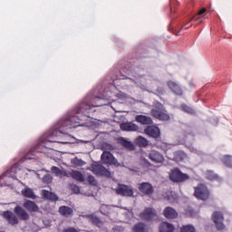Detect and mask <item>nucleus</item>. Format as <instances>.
<instances>
[{
	"mask_svg": "<svg viewBox=\"0 0 232 232\" xmlns=\"http://www.w3.org/2000/svg\"><path fill=\"white\" fill-rule=\"evenodd\" d=\"M93 99H99V97L87 95L82 102L76 105L72 111L69 112L66 118L60 120L58 130L53 129L45 133L43 142H57L55 138L64 133L63 130H72V128L82 126L84 121L90 119V111H92V108H99L100 106L97 103H93Z\"/></svg>",
	"mask_w": 232,
	"mask_h": 232,
	"instance_id": "obj_1",
	"label": "nucleus"
},
{
	"mask_svg": "<svg viewBox=\"0 0 232 232\" xmlns=\"http://www.w3.org/2000/svg\"><path fill=\"white\" fill-rule=\"evenodd\" d=\"M194 189V197L198 200H203V202H206V200H209V197H211V191H209V188H208V186L204 183H198V186L193 188Z\"/></svg>",
	"mask_w": 232,
	"mask_h": 232,
	"instance_id": "obj_2",
	"label": "nucleus"
},
{
	"mask_svg": "<svg viewBox=\"0 0 232 232\" xmlns=\"http://www.w3.org/2000/svg\"><path fill=\"white\" fill-rule=\"evenodd\" d=\"M169 180L176 184H182V182H188L189 180V175L182 172L179 168H174L170 170Z\"/></svg>",
	"mask_w": 232,
	"mask_h": 232,
	"instance_id": "obj_3",
	"label": "nucleus"
},
{
	"mask_svg": "<svg viewBox=\"0 0 232 232\" xmlns=\"http://www.w3.org/2000/svg\"><path fill=\"white\" fill-rule=\"evenodd\" d=\"M212 220L216 224L218 231H224L226 225H224V214L220 211H215L212 214Z\"/></svg>",
	"mask_w": 232,
	"mask_h": 232,
	"instance_id": "obj_4",
	"label": "nucleus"
},
{
	"mask_svg": "<svg viewBox=\"0 0 232 232\" xmlns=\"http://www.w3.org/2000/svg\"><path fill=\"white\" fill-rule=\"evenodd\" d=\"M91 168L92 173L98 177H111V172L101 164H92Z\"/></svg>",
	"mask_w": 232,
	"mask_h": 232,
	"instance_id": "obj_5",
	"label": "nucleus"
},
{
	"mask_svg": "<svg viewBox=\"0 0 232 232\" xmlns=\"http://www.w3.org/2000/svg\"><path fill=\"white\" fill-rule=\"evenodd\" d=\"M144 133L146 135H148V137H151L152 139H154V140L159 141L160 140L161 137H160V129H159V127L157 126H148L144 129Z\"/></svg>",
	"mask_w": 232,
	"mask_h": 232,
	"instance_id": "obj_6",
	"label": "nucleus"
},
{
	"mask_svg": "<svg viewBox=\"0 0 232 232\" xmlns=\"http://www.w3.org/2000/svg\"><path fill=\"white\" fill-rule=\"evenodd\" d=\"M193 142H195V132L188 131L185 133V139L183 141L184 146L188 148L192 153H197V149L193 147Z\"/></svg>",
	"mask_w": 232,
	"mask_h": 232,
	"instance_id": "obj_7",
	"label": "nucleus"
},
{
	"mask_svg": "<svg viewBox=\"0 0 232 232\" xmlns=\"http://www.w3.org/2000/svg\"><path fill=\"white\" fill-rule=\"evenodd\" d=\"M117 195L121 197H133V188H130L128 185L118 184L117 188L115 189Z\"/></svg>",
	"mask_w": 232,
	"mask_h": 232,
	"instance_id": "obj_8",
	"label": "nucleus"
},
{
	"mask_svg": "<svg viewBox=\"0 0 232 232\" xmlns=\"http://www.w3.org/2000/svg\"><path fill=\"white\" fill-rule=\"evenodd\" d=\"M1 217L10 224V226H15L19 224V218L14 215L11 210H6L1 213Z\"/></svg>",
	"mask_w": 232,
	"mask_h": 232,
	"instance_id": "obj_9",
	"label": "nucleus"
},
{
	"mask_svg": "<svg viewBox=\"0 0 232 232\" xmlns=\"http://www.w3.org/2000/svg\"><path fill=\"white\" fill-rule=\"evenodd\" d=\"M139 191L143 195H147V197H151L153 195L155 189L153 188V185L150 182H142L138 187Z\"/></svg>",
	"mask_w": 232,
	"mask_h": 232,
	"instance_id": "obj_10",
	"label": "nucleus"
},
{
	"mask_svg": "<svg viewBox=\"0 0 232 232\" xmlns=\"http://www.w3.org/2000/svg\"><path fill=\"white\" fill-rule=\"evenodd\" d=\"M152 117L159 119V121H169V114L166 110L159 111L157 109H152L150 111Z\"/></svg>",
	"mask_w": 232,
	"mask_h": 232,
	"instance_id": "obj_11",
	"label": "nucleus"
},
{
	"mask_svg": "<svg viewBox=\"0 0 232 232\" xmlns=\"http://www.w3.org/2000/svg\"><path fill=\"white\" fill-rule=\"evenodd\" d=\"M162 215L168 220H175V218H179V212H177V210L171 207H166L163 209Z\"/></svg>",
	"mask_w": 232,
	"mask_h": 232,
	"instance_id": "obj_12",
	"label": "nucleus"
},
{
	"mask_svg": "<svg viewBox=\"0 0 232 232\" xmlns=\"http://www.w3.org/2000/svg\"><path fill=\"white\" fill-rule=\"evenodd\" d=\"M156 216L157 214L155 213V210H153L151 208H145L144 211L140 214V218H142V220H146L147 222H151Z\"/></svg>",
	"mask_w": 232,
	"mask_h": 232,
	"instance_id": "obj_13",
	"label": "nucleus"
},
{
	"mask_svg": "<svg viewBox=\"0 0 232 232\" xmlns=\"http://www.w3.org/2000/svg\"><path fill=\"white\" fill-rule=\"evenodd\" d=\"M149 159L152 162H156L157 164H163L164 162V155H162L160 152L157 150H151L149 153Z\"/></svg>",
	"mask_w": 232,
	"mask_h": 232,
	"instance_id": "obj_14",
	"label": "nucleus"
},
{
	"mask_svg": "<svg viewBox=\"0 0 232 232\" xmlns=\"http://www.w3.org/2000/svg\"><path fill=\"white\" fill-rule=\"evenodd\" d=\"M14 213L18 217L20 220H29L30 215L23 207L21 206H16L14 208Z\"/></svg>",
	"mask_w": 232,
	"mask_h": 232,
	"instance_id": "obj_15",
	"label": "nucleus"
},
{
	"mask_svg": "<svg viewBox=\"0 0 232 232\" xmlns=\"http://www.w3.org/2000/svg\"><path fill=\"white\" fill-rule=\"evenodd\" d=\"M168 87L169 90L174 92L175 95H179V97L184 94V92H182V87L179 85V83L173 82V81H169L167 82Z\"/></svg>",
	"mask_w": 232,
	"mask_h": 232,
	"instance_id": "obj_16",
	"label": "nucleus"
},
{
	"mask_svg": "<svg viewBox=\"0 0 232 232\" xmlns=\"http://www.w3.org/2000/svg\"><path fill=\"white\" fill-rule=\"evenodd\" d=\"M120 128L122 131H139V125L133 123V121H127L121 123Z\"/></svg>",
	"mask_w": 232,
	"mask_h": 232,
	"instance_id": "obj_17",
	"label": "nucleus"
},
{
	"mask_svg": "<svg viewBox=\"0 0 232 232\" xmlns=\"http://www.w3.org/2000/svg\"><path fill=\"white\" fill-rule=\"evenodd\" d=\"M101 159L103 164H115V157L110 151H103Z\"/></svg>",
	"mask_w": 232,
	"mask_h": 232,
	"instance_id": "obj_18",
	"label": "nucleus"
},
{
	"mask_svg": "<svg viewBox=\"0 0 232 232\" xmlns=\"http://www.w3.org/2000/svg\"><path fill=\"white\" fill-rule=\"evenodd\" d=\"M58 213H60L62 217L68 218V217H73V208L68 206H61L58 209Z\"/></svg>",
	"mask_w": 232,
	"mask_h": 232,
	"instance_id": "obj_19",
	"label": "nucleus"
},
{
	"mask_svg": "<svg viewBox=\"0 0 232 232\" xmlns=\"http://www.w3.org/2000/svg\"><path fill=\"white\" fill-rule=\"evenodd\" d=\"M160 232H174L175 226L169 222H161L159 226Z\"/></svg>",
	"mask_w": 232,
	"mask_h": 232,
	"instance_id": "obj_20",
	"label": "nucleus"
},
{
	"mask_svg": "<svg viewBox=\"0 0 232 232\" xmlns=\"http://www.w3.org/2000/svg\"><path fill=\"white\" fill-rule=\"evenodd\" d=\"M136 122H140V124L150 125L153 124V120L146 115H136L135 117Z\"/></svg>",
	"mask_w": 232,
	"mask_h": 232,
	"instance_id": "obj_21",
	"label": "nucleus"
},
{
	"mask_svg": "<svg viewBox=\"0 0 232 232\" xmlns=\"http://www.w3.org/2000/svg\"><path fill=\"white\" fill-rule=\"evenodd\" d=\"M24 208L27 209V211H30L31 213H35L36 211H39V207L34 201L27 200L24 203Z\"/></svg>",
	"mask_w": 232,
	"mask_h": 232,
	"instance_id": "obj_22",
	"label": "nucleus"
},
{
	"mask_svg": "<svg viewBox=\"0 0 232 232\" xmlns=\"http://www.w3.org/2000/svg\"><path fill=\"white\" fill-rule=\"evenodd\" d=\"M21 193H22L23 197H25V198H32L33 200H35V198H37V196H35L34 189H32L28 187L23 188Z\"/></svg>",
	"mask_w": 232,
	"mask_h": 232,
	"instance_id": "obj_23",
	"label": "nucleus"
},
{
	"mask_svg": "<svg viewBox=\"0 0 232 232\" xmlns=\"http://www.w3.org/2000/svg\"><path fill=\"white\" fill-rule=\"evenodd\" d=\"M132 232H148V227L143 222L136 223L132 227Z\"/></svg>",
	"mask_w": 232,
	"mask_h": 232,
	"instance_id": "obj_24",
	"label": "nucleus"
},
{
	"mask_svg": "<svg viewBox=\"0 0 232 232\" xmlns=\"http://www.w3.org/2000/svg\"><path fill=\"white\" fill-rule=\"evenodd\" d=\"M188 157V154L184 150H178L174 152V160L176 162H182Z\"/></svg>",
	"mask_w": 232,
	"mask_h": 232,
	"instance_id": "obj_25",
	"label": "nucleus"
},
{
	"mask_svg": "<svg viewBox=\"0 0 232 232\" xmlns=\"http://www.w3.org/2000/svg\"><path fill=\"white\" fill-rule=\"evenodd\" d=\"M87 218L93 224V226H97V227H101L102 226V220L99 218V217L93 216L92 214H90L87 216Z\"/></svg>",
	"mask_w": 232,
	"mask_h": 232,
	"instance_id": "obj_26",
	"label": "nucleus"
},
{
	"mask_svg": "<svg viewBox=\"0 0 232 232\" xmlns=\"http://www.w3.org/2000/svg\"><path fill=\"white\" fill-rule=\"evenodd\" d=\"M43 197L47 200H59V198L57 197V195H55V193L50 192L46 189L43 190Z\"/></svg>",
	"mask_w": 232,
	"mask_h": 232,
	"instance_id": "obj_27",
	"label": "nucleus"
},
{
	"mask_svg": "<svg viewBox=\"0 0 232 232\" xmlns=\"http://www.w3.org/2000/svg\"><path fill=\"white\" fill-rule=\"evenodd\" d=\"M207 180H219L218 174L215 173L213 170H207L206 173Z\"/></svg>",
	"mask_w": 232,
	"mask_h": 232,
	"instance_id": "obj_28",
	"label": "nucleus"
},
{
	"mask_svg": "<svg viewBox=\"0 0 232 232\" xmlns=\"http://www.w3.org/2000/svg\"><path fill=\"white\" fill-rule=\"evenodd\" d=\"M71 176L74 180H78V182H84V176L79 170H72Z\"/></svg>",
	"mask_w": 232,
	"mask_h": 232,
	"instance_id": "obj_29",
	"label": "nucleus"
},
{
	"mask_svg": "<svg viewBox=\"0 0 232 232\" xmlns=\"http://www.w3.org/2000/svg\"><path fill=\"white\" fill-rule=\"evenodd\" d=\"M221 161L223 162L226 168H232V156L225 155L221 158Z\"/></svg>",
	"mask_w": 232,
	"mask_h": 232,
	"instance_id": "obj_30",
	"label": "nucleus"
},
{
	"mask_svg": "<svg viewBox=\"0 0 232 232\" xmlns=\"http://www.w3.org/2000/svg\"><path fill=\"white\" fill-rule=\"evenodd\" d=\"M121 146H123V148H126V150H130V151H133V150H135V145H133L131 141H129L125 139H122L121 140Z\"/></svg>",
	"mask_w": 232,
	"mask_h": 232,
	"instance_id": "obj_31",
	"label": "nucleus"
},
{
	"mask_svg": "<svg viewBox=\"0 0 232 232\" xmlns=\"http://www.w3.org/2000/svg\"><path fill=\"white\" fill-rule=\"evenodd\" d=\"M51 171L53 172V173H54V175L56 176V177H61V175H63V177H66V171H64V170H61V169H59V167H56V166H53L52 168H51Z\"/></svg>",
	"mask_w": 232,
	"mask_h": 232,
	"instance_id": "obj_32",
	"label": "nucleus"
},
{
	"mask_svg": "<svg viewBox=\"0 0 232 232\" xmlns=\"http://www.w3.org/2000/svg\"><path fill=\"white\" fill-rule=\"evenodd\" d=\"M137 144H139V146H140L141 148H146V146H148V140H146V138L139 136L137 139Z\"/></svg>",
	"mask_w": 232,
	"mask_h": 232,
	"instance_id": "obj_33",
	"label": "nucleus"
},
{
	"mask_svg": "<svg viewBox=\"0 0 232 232\" xmlns=\"http://www.w3.org/2000/svg\"><path fill=\"white\" fill-rule=\"evenodd\" d=\"M71 163L72 164V166H84V164H86V162L79 158H74L71 160Z\"/></svg>",
	"mask_w": 232,
	"mask_h": 232,
	"instance_id": "obj_34",
	"label": "nucleus"
},
{
	"mask_svg": "<svg viewBox=\"0 0 232 232\" xmlns=\"http://www.w3.org/2000/svg\"><path fill=\"white\" fill-rule=\"evenodd\" d=\"M12 169H8V170H6L5 172H4V173L0 176L1 180H3V179H6V178H8V177H10L11 179H14V177H15V173H13V174H12Z\"/></svg>",
	"mask_w": 232,
	"mask_h": 232,
	"instance_id": "obj_35",
	"label": "nucleus"
},
{
	"mask_svg": "<svg viewBox=\"0 0 232 232\" xmlns=\"http://www.w3.org/2000/svg\"><path fill=\"white\" fill-rule=\"evenodd\" d=\"M195 227L193 225H186L180 227V232H195Z\"/></svg>",
	"mask_w": 232,
	"mask_h": 232,
	"instance_id": "obj_36",
	"label": "nucleus"
},
{
	"mask_svg": "<svg viewBox=\"0 0 232 232\" xmlns=\"http://www.w3.org/2000/svg\"><path fill=\"white\" fill-rule=\"evenodd\" d=\"M181 110H182V111H185V113H189L190 115H193V113H195V110H193V108H191L186 104L181 105Z\"/></svg>",
	"mask_w": 232,
	"mask_h": 232,
	"instance_id": "obj_37",
	"label": "nucleus"
},
{
	"mask_svg": "<svg viewBox=\"0 0 232 232\" xmlns=\"http://www.w3.org/2000/svg\"><path fill=\"white\" fill-rule=\"evenodd\" d=\"M70 189L73 191L76 195H79L81 193V188L76 184H71L69 185Z\"/></svg>",
	"mask_w": 232,
	"mask_h": 232,
	"instance_id": "obj_38",
	"label": "nucleus"
},
{
	"mask_svg": "<svg viewBox=\"0 0 232 232\" xmlns=\"http://www.w3.org/2000/svg\"><path fill=\"white\" fill-rule=\"evenodd\" d=\"M206 12H207L206 7L201 8V9L198 11V14H196V15L191 19V21H197V20L198 19V15H202V14H206Z\"/></svg>",
	"mask_w": 232,
	"mask_h": 232,
	"instance_id": "obj_39",
	"label": "nucleus"
},
{
	"mask_svg": "<svg viewBox=\"0 0 232 232\" xmlns=\"http://www.w3.org/2000/svg\"><path fill=\"white\" fill-rule=\"evenodd\" d=\"M43 182H44V184H50L52 183V176H50L49 174H45L43 177Z\"/></svg>",
	"mask_w": 232,
	"mask_h": 232,
	"instance_id": "obj_40",
	"label": "nucleus"
},
{
	"mask_svg": "<svg viewBox=\"0 0 232 232\" xmlns=\"http://www.w3.org/2000/svg\"><path fill=\"white\" fill-rule=\"evenodd\" d=\"M154 107L156 108V110H158L159 111H164V105L162 103H160V102H157L154 104Z\"/></svg>",
	"mask_w": 232,
	"mask_h": 232,
	"instance_id": "obj_41",
	"label": "nucleus"
},
{
	"mask_svg": "<svg viewBox=\"0 0 232 232\" xmlns=\"http://www.w3.org/2000/svg\"><path fill=\"white\" fill-rule=\"evenodd\" d=\"M62 232H79V230L73 227H69L67 228H63Z\"/></svg>",
	"mask_w": 232,
	"mask_h": 232,
	"instance_id": "obj_42",
	"label": "nucleus"
},
{
	"mask_svg": "<svg viewBox=\"0 0 232 232\" xmlns=\"http://www.w3.org/2000/svg\"><path fill=\"white\" fill-rule=\"evenodd\" d=\"M88 182L92 184V186H95V178L92 175L88 176Z\"/></svg>",
	"mask_w": 232,
	"mask_h": 232,
	"instance_id": "obj_43",
	"label": "nucleus"
},
{
	"mask_svg": "<svg viewBox=\"0 0 232 232\" xmlns=\"http://www.w3.org/2000/svg\"><path fill=\"white\" fill-rule=\"evenodd\" d=\"M28 155H33L34 156L35 155V149H32L28 151Z\"/></svg>",
	"mask_w": 232,
	"mask_h": 232,
	"instance_id": "obj_44",
	"label": "nucleus"
},
{
	"mask_svg": "<svg viewBox=\"0 0 232 232\" xmlns=\"http://www.w3.org/2000/svg\"><path fill=\"white\" fill-rule=\"evenodd\" d=\"M144 163H145L146 166H148L149 168L151 166V163H150L148 160H144Z\"/></svg>",
	"mask_w": 232,
	"mask_h": 232,
	"instance_id": "obj_45",
	"label": "nucleus"
},
{
	"mask_svg": "<svg viewBox=\"0 0 232 232\" xmlns=\"http://www.w3.org/2000/svg\"><path fill=\"white\" fill-rule=\"evenodd\" d=\"M157 92H159V93H160L161 95L164 93V89H162V88H159L158 90H157Z\"/></svg>",
	"mask_w": 232,
	"mask_h": 232,
	"instance_id": "obj_46",
	"label": "nucleus"
},
{
	"mask_svg": "<svg viewBox=\"0 0 232 232\" xmlns=\"http://www.w3.org/2000/svg\"><path fill=\"white\" fill-rule=\"evenodd\" d=\"M174 35H179V34H180V31H178L177 33L176 32H173Z\"/></svg>",
	"mask_w": 232,
	"mask_h": 232,
	"instance_id": "obj_47",
	"label": "nucleus"
},
{
	"mask_svg": "<svg viewBox=\"0 0 232 232\" xmlns=\"http://www.w3.org/2000/svg\"><path fill=\"white\" fill-rule=\"evenodd\" d=\"M130 73H131V71H128L127 74L130 75Z\"/></svg>",
	"mask_w": 232,
	"mask_h": 232,
	"instance_id": "obj_48",
	"label": "nucleus"
},
{
	"mask_svg": "<svg viewBox=\"0 0 232 232\" xmlns=\"http://www.w3.org/2000/svg\"><path fill=\"white\" fill-rule=\"evenodd\" d=\"M172 12H173V9L170 8V14H172Z\"/></svg>",
	"mask_w": 232,
	"mask_h": 232,
	"instance_id": "obj_49",
	"label": "nucleus"
},
{
	"mask_svg": "<svg viewBox=\"0 0 232 232\" xmlns=\"http://www.w3.org/2000/svg\"><path fill=\"white\" fill-rule=\"evenodd\" d=\"M182 28H186V24H185V25H183V26L181 27V29H182Z\"/></svg>",
	"mask_w": 232,
	"mask_h": 232,
	"instance_id": "obj_50",
	"label": "nucleus"
},
{
	"mask_svg": "<svg viewBox=\"0 0 232 232\" xmlns=\"http://www.w3.org/2000/svg\"><path fill=\"white\" fill-rule=\"evenodd\" d=\"M26 159L32 160L33 158H28V157H26Z\"/></svg>",
	"mask_w": 232,
	"mask_h": 232,
	"instance_id": "obj_51",
	"label": "nucleus"
}]
</instances>
